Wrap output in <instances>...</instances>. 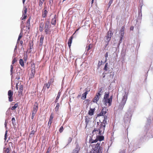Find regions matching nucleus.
<instances>
[{"mask_svg":"<svg viewBox=\"0 0 153 153\" xmlns=\"http://www.w3.org/2000/svg\"><path fill=\"white\" fill-rule=\"evenodd\" d=\"M92 147L91 153H102V148L100 146V143H97L96 144L90 145Z\"/></svg>","mask_w":153,"mask_h":153,"instance_id":"f257e3e1","label":"nucleus"},{"mask_svg":"<svg viewBox=\"0 0 153 153\" xmlns=\"http://www.w3.org/2000/svg\"><path fill=\"white\" fill-rule=\"evenodd\" d=\"M105 126V124L104 123V121L102 122L100 124H98V123H97V125L96 128L99 131L100 133L102 134L104 132Z\"/></svg>","mask_w":153,"mask_h":153,"instance_id":"f03ea898","label":"nucleus"},{"mask_svg":"<svg viewBox=\"0 0 153 153\" xmlns=\"http://www.w3.org/2000/svg\"><path fill=\"white\" fill-rule=\"evenodd\" d=\"M51 25H50V22L48 20H47L45 23L44 26V32L46 34H48L49 32H50V28Z\"/></svg>","mask_w":153,"mask_h":153,"instance_id":"7ed1b4c3","label":"nucleus"},{"mask_svg":"<svg viewBox=\"0 0 153 153\" xmlns=\"http://www.w3.org/2000/svg\"><path fill=\"white\" fill-rule=\"evenodd\" d=\"M113 35V33L111 31H109L107 33V36L105 38V40L107 43L105 47L108 45V42L111 40V37Z\"/></svg>","mask_w":153,"mask_h":153,"instance_id":"20e7f679","label":"nucleus"},{"mask_svg":"<svg viewBox=\"0 0 153 153\" xmlns=\"http://www.w3.org/2000/svg\"><path fill=\"white\" fill-rule=\"evenodd\" d=\"M112 98L113 96L112 95L109 98L103 99V102L104 104L105 105V106L107 105V104H108V106H111V104Z\"/></svg>","mask_w":153,"mask_h":153,"instance_id":"39448f33","label":"nucleus"},{"mask_svg":"<svg viewBox=\"0 0 153 153\" xmlns=\"http://www.w3.org/2000/svg\"><path fill=\"white\" fill-rule=\"evenodd\" d=\"M128 94L126 92H125V94L123 96L122 101L120 104V105L122 106V108H123L126 103L128 97Z\"/></svg>","mask_w":153,"mask_h":153,"instance_id":"423d86ee","label":"nucleus"},{"mask_svg":"<svg viewBox=\"0 0 153 153\" xmlns=\"http://www.w3.org/2000/svg\"><path fill=\"white\" fill-rule=\"evenodd\" d=\"M16 88L17 90H18V88H19L18 93V95L19 96H21L23 90V85L21 84L18 85L17 84L16 85Z\"/></svg>","mask_w":153,"mask_h":153,"instance_id":"0eeeda50","label":"nucleus"},{"mask_svg":"<svg viewBox=\"0 0 153 153\" xmlns=\"http://www.w3.org/2000/svg\"><path fill=\"white\" fill-rule=\"evenodd\" d=\"M102 88H100L99 89V92L97 94L96 96L93 99V102H97V101L99 100V97L101 95V94H100V93L102 92Z\"/></svg>","mask_w":153,"mask_h":153,"instance_id":"6e6552de","label":"nucleus"},{"mask_svg":"<svg viewBox=\"0 0 153 153\" xmlns=\"http://www.w3.org/2000/svg\"><path fill=\"white\" fill-rule=\"evenodd\" d=\"M13 91L11 90H9L8 92V95L9 101L11 102L13 100Z\"/></svg>","mask_w":153,"mask_h":153,"instance_id":"1a4fd4ad","label":"nucleus"},{"mask_svg":"<svg viewBox=\"0 0 153 153\" xmlns=\"http://www.w3.org/2000/svg\"><path fill=\"white\" fill-rule=\"evenodd\" d=\"M124 29L125 26H123L120 29V34L121 36L120 38V40L119 41V44H120L121 42L122 39H123L124 34Z\"/></svg>","mask_w":153,"mask_h":153,"instance_id":"9d476101","label":"nucleus"},{"mask_svg":"<svg viewBox=\"0 0 153 153\" xmlns=\"http://www.w3.org/2000/svg\"><path fill=\"white\" fill-rule=\"evenodd\" d=\"M107 111L108 109L107 108L105 107H104L102 109L101 112L98 114V116H102V115L106 114L107 113Z\"/></svg>","mask_w":153,"mask_h":153,"instance_id":"9b49d317","label":"nucleus"},{"mask_svg":"<svg viewBox=\"0 0 153 153\" xmlns=\"http://www.w3.org/2000/svg\"><path fill=\"white\" fill-rule=\"evenodd\" d=\"M80 149V147L78 144H76L75 148L73 150L72 153H79Z\"/></svg>","mask_w":153,"mask_h":153,"instance_id":"f8f14e48","label":"nucleus"},{"mask_svg":"<svg viewBox=\"0 0 153 153\" xmlns=\"http://www.w3.org/2000/svg\"><path fill=\"white\" fill-rule=\"evenodd\" d=\"M54 81V79L53 78H51L48 80V83L45 85H46L47 88L48 89L49 88L51 85L53 83Z\"/></svg>","mask_w":153,"mask_h":153,"instance_id":"ddd939ff","label":"nucleus"},{"mask_svg":"<svg viewBox=\"0 0 153 153\" xmlns=\"http://www.w3.org/2000/svg\"><path fill=\"white\" fill-rule=\"evenodd\" d=\"M38 104L37 102H36L34 105L32 110V112L36 113L38 108Z\"/></svg>","mask_w":153,"mask_h":153,"instance_id":"4468645a","label":"nucleus"},{"mask_svg":"<svg viewBox=\"0 0 153 153\" xmlns=\"http://www.w3.org/2000/svg\"><path fill=\"white\" fill-rule=\"evenodd\" d=\"M102 134V133H100L99 131L97 130L96 128H95L92 131L93 137L95 135H96V136H97V135H98L99 134L101 135Z\"/></svg>","mask_w":153,"mask_h":153,"instance_id":"2eb2a0df","label":"nucleus"},{"mask_svg":"<svg viewBox=\"0 0 153 153\" xmlns=\"http://www.w3.org/2000/svg\"><path fill=\"white\" fill-rule=\"evenodd\" d=\"M31 19V17H30L27 20L26 22V27L27 28L28 30H29L30 27V21Z\"/></svg>","mask_w":153,"mask_h":153,"instance_id":"dca6fc26","label":"nucleus"},{"mask_svg":"<svg viewBox=\"0 0 153 153\" xmlns=\"http://www.w3.org/2000/svg\"><path fill=\"white\" fill-rule=\"evenodd\" d=\"M96 140H97V142L98 141H100L103 140L104 139V137L103 136L98 135L96 136Z\"/></svg>","mask_w":153,"mask_h":153,"instance_id":"f3484780","label":"nucleus"},{"mask_svg":"<svg viewBox=\"0 0 153 153\" xmlns=\"http://www.w3.org/2000/svg\"><path fill=\"white\" fill-rule=\"evenodd\" d=\"M92 118V117L88 116H86L85 117V123L86 124V126H87V125L88 124L89 122L91 121V120Z\"/></svg>","mask_w":153,"mask_h":153,"instance_id":"a211bd4d","label":"nucleus"},{"mask_svg":"<svg viewBox=\"0 0 153 153\" xmlns=\"http://www.w3.org/2000/svg\"><path fill=\"white\" fill-rule=\"evenodd\" d=\"M35 73V70L34 68H31V72L29 76V78H33L34 77Z\"/></svg>","mask_w":153,"mask_h":153,"instance_id":"6ab92c4d","label":"nucleus"},{"mask_svg":"<svg viewBox=\"0 0 153 153\" xmlns=\"http://www.w3.org/2000/svg\"><path fill=\"white\" fill-rule=\"evenodd\" d=\"M44 23L43 22H41L39 24V30L42 32L44 29Z\"/></svg>","mask_w":153,"mask_h":153,"instance_id":"aec40b11","label":"nucleus"},{"mask_svg":"<svg viewBox=\"0 0 153 153\" xmlns=\"http://www.w3.org/2000/svg\"><path fill=\"white\" fill-rule=\"evenodd\" d=\"M95 108H90V110L88 111V114L91 116L93 115L94 114V112L95 111Z\"/></svg>","mask_w":153,"mask_h":153,"instance_id":"412c9836","label":"nucleus"},{"mask_svg":"<svg viewBox=\"0 0 153 153\" xmlns=\"http://www.w3.org/2000/svg\"><path fill=\"white\" fill-rule=\"evenodd\" d=\"M73 35L72 36L68 39V47L69 48H70L71 46V44L72 42V40L73 39Z\"/></svg>","mask_w":153,"mask_h":153,"instance_id":"4be33fe9","label":"nucleus"},{"mask_svg":"<svg viewBox=\"0 0 153 153\" xmlns=\"http://www.w3.org/2000/svg\"><path fill=\"white\" fill-rule=\"evenodd\" d=\"M44 37L43 36L41 35L39 40V45L40 46H42L43 42Z\"/></svg>","mask_w":153,"mask_h":153,"instance_id":"5701e85b","label":"nucleus"},{"mask_svg":"<svg viewBox=\"0 0 153 153\" xmlns=\"http://www.w3.org/2000/svg\"><path fill=\"white\" fill-rule=\"evenodd\" d=\"M56 15H55L54 18H53L51 21V23L52 25H56Z\"/></svg>","mask_w":153,"mask_h":153,"instance_id":"b1692460","label":"nucleus"},{"mask_svg":"<svg viewBox=\"0 0 153 153\" xmlns=\"http://www.w3.org/2000/svg\"><path fill=\"white\" fill-rule=\"evenodd\" d=\"M93 137H90L89 140V143H96L97 142V140H96V139L95 140L93 139Z\"/></svg>","mask_w":153,"mask_h":153,"instance_id":"393cba45","label":"nucleus"},{"mask_svg":"<svg viewBox=\"0 0 153 153\" xmlns=\"http://www.w3.org/2000/svg\"><path fill=\"white\" fill-rule=\"evenodd\" d=\"M48 13V12L46 10H45L44 11H43L42 13V17L43 18L46 17Z\"/></svg>","mask_w":153,"mask_h":153,"instance_id":"a878e982","label":"nucleus"},{"mask_svg":"<svg viewBox=\"0 0 153 153\" xmlns=\"http://www.w3.org/2000/svg\"><path fill=\"white\" fill-rule=\"evenodd\" d=\"M36 129H33V127L32 126L31 128V131L30 134V135H34L35 133L36 132Z\"/></svg>","mask_w":153,"mask_h":153,"instance_id":"bb28decb","label":"nucleus"},{"mask_svg":"<svg viewBox=\"0 0 153 153\" xmlns=\"http://www.w3.org/2000/svg\"><path fill=\"white\" fill-rule=\"evenodd\" d=\"M10 148H4V153H9L10 151Z\"/></svg>","mask_w":153,"mask_h":153,"instance_id":"cd10ccee","label":"nucleus"},{"mask_svg":"<svg viewBox=\"0 0 153 153\" xmlns=\"http://www.w3.org/2000/svg\"><path fill=\"white\" fill-rule=\"evenodd\" d=\"M92 48V45L91 44H90L88 46H87L86 48V51H88L90 49Z\"/></svg>","mask_w":153,"mask_h":153,"instance_id":"c85d7f7f","label":"nucleus"},{"mask_svg":"<svg viewBox=\"0 0 153 153\" xmlns=\"http://www.w3.org/2000/svg\"><path fill=\"white\" fill-rule=\"evenodd\" d=\"M109 93L108 92H105V94L104 95L103 99L108 98L109 96Z\"/></svg>","mask_w":153,"mask_h":153,"instance_id":"c756f323","label":"nucleus"},{"mask_svg":"<svg viewBox=\"0 0 153 153\" xmlns=\"http://www.w3.org/2000/svg\"><path fill=\"white\" fill-rule=\"evenodd\" d=\"M19 63L20 64L22 67H24L25 64L24 61L22 59H20Z\"/></svg>","mask_w":153,"mask_h":153,"instance_id":"7c9ffc66","label":"nucleus"},{"mask_svg":"<svg viewBox=\"0 0 153 153\" xmlns=\"http://www.w3.org/2000/svg\"><path fill=\"white\" fill-rule=\"evenodd\" d=\"M109 69V68L108 67V63H106L105 65V67L104 68V70L105 71H107Z\"/></svg>","mask_w":153,"mask_h":153,"instance_id":"2f4dec72","label":"nucleus"},{"mask_svg":"<svg viewBox=\"0 0 153 153\" xmlns=\"http://www.w3.org/2000/svg\"><path fill=\"white\" fill-rule=\"evenodd\" d=\"M54 117V114L53 113H52L50 116L49 120L53 121Z\"/></svg>","mask_w":153,"mask_h":153,"instance_id":"473e14b6","label":"nucleus"},{"mask_svg":"<svg viewBox=\"0 0 153 153\" xmlns=\"http://www.w3.org/2000/svg\"><path fill=\"white\" fill-rule=\"evenodd\" d=\"M59 103H56V107L55 108V111H58L59 109Z\"/></svg>","mask_w":153,"mask_h":153,"instance_id":"72a5a7b5","label":"nucleus"},{"mask_svg":"<svg viewBox=\"0 0 153 153\" xmlns=\"http://www.w3.org/2000/svg\"><path fill=\"white\" fill-rule=\"evenodd\" d=\"M103 116H104V119L103 120V122L104 121V123L105 124L106 123V120L107 119V116L106 115V114L103 115Z\"/></svg>","mask_w":153,"mask_h":153,"instance_id":"f704fd0d","label":"nucleus"},{"mask_svg":"<svg viewBox=\"0 0 153 153\" xmlns=\"http://www.w3.org/2000/svg\"><path fill=\"white\" fill-rule=\"evenodd\" d=\"M85 91L84 94H85L87 95V94H88V93L90 91V89L89 88H87L85 89Z\"/></svg>","mask_w":153,"mask_h":153,"instance_id":"c9c22d12","label":"nucleus"},{"mask_svg":"<svg viewBox=\"0 0 153 153\" xmlns=\"http://www.w3.org/2000/svg\"><path fill=\"white\" fill-rule=\"evenodd\" d=\"M27 9L26 7L23 9L22 11V14H27Z\"/></svg>","mask_w":153,"mask_h":153,"instance_id":"e433bc0d","label":"nucleus"},{"mask_svg":"<svg viewBox=\"0 0 153 153\" xmlns=\"http://www.w3.org/2000/svg\"><path fill=\"white\" fill-rule=\"evenodd\" d=\"M44 1L39 0V6L41 7L42 6V4Z\"/></svg>","mask_w":153,"mask_h":153,"instance_id":"4c0bfd02","label":"nucleus"},{"mask_svg":"<svg viewBox=\"0 0 153 153\" xmlns=\"http://www.w3.org/2000/svg\"><path fill=\"white\" fill-rule=\"evenodd\" d=\"M27 17V14H22V20H24Z\"/></svg>","mask_w":153,"mask_h":153,"instance_id":"58836bf2","label":"nucleus"},{"mask_svg":"<svg viewBox=\"0 0 153 153\" xmlns=\"http://www.w3.org/2000/svg\"><path fill=\"white\" fill-rule=\"evenodd\" d=\"M52 121L49 120L48 124V126L50 128L51 127V125L52 122Z\"/></svg>","mask_w":153,"mask_h":153,"instance_id":"ea45409f","label":"nucleus"},{"mask_svg":"<svg viewBox=\"0 0 153 153\" xmlns=\"http://www.w3.org/2000/svg\"><path fill=\"white\" fill-rule=\"evenodd\" d=\"M112 2H113L112 0H109V2H108V8H109L110 7L111 4L112 3Z\"/></svg>","mask_w":153,"mask_h":153,"instance_id":"a19ab883","label":"nucleus"},{"mask_svg":"<svg viewBox=\"0 0 153 153\" xmlns=\"http://www.w3.org/2000/svg\"><path fill=\"white\" fill-rule=\"evenodd\" d=\"M108 52H106L105 55V62H106L107 61V58L108 57Z\"/></svg>","mask_w":153,"mask_h":153,"instance_id":"79ce46f5","label":"nucleus"},{"mask_svg":"<svg viewBox=\"0 0 153 153\" xmlns=\"http://www.w3.org/2000/svg\"><path fill=\"white\" fill-rule=\"evenodd\" d=\"M17 61V59L16 58H14L12 62V64H13L15 63Z\"/></svg>","mask_w":153,"mask_h":153,"instance_id":"37998d69","label":"nucleus"},{"mask_svg":"<svg viewBox=\"0 0 153 153\" xmlns=\"http://www.w3.org/2000/svg\"><path fill=\"white\" fill-rule=\"evenodd\" d=\"M7 130H6L5 131V135H4V139L5 140H6L7 139Z\"/></svg>","mask_w":153,"mask_h":153,"instance_id":"c03bdc74","label":"nucleus"},{"mask_svg":"<svg viewBox=\"0 0 153 153\" xmlns=\"http://www.w3.org/2000/svg\"><path fill=\"white\" fill-rule=\"evenodd\" d=\"M86 95L85 94L83 93L82 94V98L83 100H84L86 98Z\"/></svg>","mask_w":153,"mask_h":153,"instance_id":"a18cd8bd","label":"nucleus"},{"mask_svg":"<svg viewBox=\"0 0 153 153\" xmlns=\"http://www.w3.org/2000/svg\"><path fill=\"white\" fill-rule=\"evenodd\" d=\"M22 34L21 33H20V34H19L18 38V41H19L20 40V39L22 38Z\"/></svg>","mask_w":153,"mask_h":153,"instance_id":"49530a36","label":"nucleus"},{"mask_svg":"<svg viewBox=\"0 0 153 153\" xmlns=\"http://www.w3.org/2000/svg\"><path fill=\"white\" fill-rule=\"evenodd\" d=\"M63 130V127L62 126H61L59 129V131L60 133L62 132Z\"/></svg>","mask_w":153,"mask_h":153,"instance_id":"de8ad7c7","label":"nucleus"},{"mask_svg":"<svg viewBox=\"0 0 153 153\" xmlns=\"http://www.w3.org/2000/svg\"><path fill=\"white\" fill-rule=\"evenodd\" d=\"M36 113H33L32 112V116H31V119L33 120V119L34 117L36 114Z\"/></svg>","mask_w":153,"mask_h":153,"instance_id":"09e8293b","label":"nucleus"},{"mask_svg":"<svg viewBox=\"0 0 153 153\" xmlns=\"http://www.w3.org/2000/svg\"><path fill=\"white\" fill-rule=\"evenodd\" d=\"M60 95H61V92H59L58 93L57 96L56 97V98L59 99L60 97Z\"/></svg>","mask_w":153,"mask_h":153,"instance_id":"8fccbe9b","label":"nucleus"},{"mask_svg":"<svg viewBox=\"0 0 153 153\" xmlns=\"http://www.w3.org/2000/svg\"><path fill=\"white\" fill-rule=\"evenodd\" d=\"M72 140V139L71 137H69L68 139V143H70L71 142Z\"/></svg>","mask_w":153,"mask_h":153,"instance_id":"3c124183","label":"nucleus"},{"mask_svg":"<svg viewBox=\"0 0 153 153\" xmlns=\"http://www.w3.org/2000/svg\"><path fill=\"white\" fill-rule=\"evenodd\" d=\"M10 67H11L10 71L11 73V74H12V72H13V66L12 65H11L10 66Z\"/></svg>","mask_w":153,"mask_h":153,"instance_id":"603ef678","label":"nucleus"},{"mask_svg":"<svg viewBox=\"0 0 153 153\" xmlns=\"http://www.w3.org/2000/svg\"><path fill=\"white\" fill-rule=\"evenodd\" d=\"M15 118L14 117H13L12 119V123H13V122H15Z\"/></svg>","mask_w":153,"mask_h":153,"instance_id":"864d4df0","label":"nucleus"},{"mask_svg":"<svg viewBox=\"0 0 153 153\" xmlns=\"http://www.w3.org/2000/svg\"><path fill=\"white\" fill-rule=\"evenodd\" d=\"M49 1L50 4H52L53 3V0H49Z\"/></svg>","mask_w":153,"mask_h":153,"instance_id":"5fc2aeb1","label":"nucleus"},{"mask_svg":"<svg viewBox=\"0 0 153 153\" xmlns=\"http://www.w3.org/2000/svg\"><path fill=\"white\" fill-rule=\"evenodd\" d=\"M16 108L15 107V106H12L11 107V109L12 110H14Z\"/></svg>","mask_w":153,"mask_h":153,"instance_id":"6e6d98bb","label":"nucleus"},{"mask_svg":"<svg viewBox=\"0 0 153 153\" xmlns=\"http://www.w3.org/2000/svg\"><path fill=\"white\" fill-rule=\"evenodd\" d=\"M14 106H15V107L16 108H17L18 106V105L17 103H16L14 105Z\"/></svg>","mask_w":153,"mask_h":153,"instance_id":"4d7b16f0","label":"nucleus"},{"mask_svg":"<svg viewBox=\"0 0 153 153\" xmlns=\"http://www.w3.org/2000/svg\"><path fill=\"white\" fill-rule=\"evenodd\" d=\"M134 29V27L133 26H131L130 27V30H133Z\"/></svg>","mask_w":153,"mask_h":153,"instance_id":"13d9d810","label":"nucleus"},{"mask_svg":"<svg viewBox=\"0 0 153 153\" xmlns=\"http://www.w3.org/2000/svg\"><path fill=\"white\" fill-rule=\"evenodd\" d=\"M7 123L6 122V121H5V123H4V125L5 126V127L6 128L7 127Z\"/></svg>","mask_w":153,"mask_h":153,"instance_id":"bf43d9fd","label":"nucleus"},{"mask_svg":"<svg viewBox=\"0 0 153 153\" xmlns=\"http://www.w3.org/2000/svg\"><path fill=\"white\" fill-rule=\"evenodd\" d=\"M58 99H57L56 98V100H55V101H54L55 102V103L57 102H58Z\"/></svg>","mask_w":153,"mask_h":153,"instance_id":"052dcab7","label":"nucleus"},{"mask_svg":"<svg viewBox=\"0 0 153 153\" xmlns=\"http://www.w3.org/2000/svg\"><path fill=\"white\" fill-rule=\"evenodd\" d=\"M80 28H78V29H77L75 31V32L74 33V34H73L74 35V34L75 33H76V31H78L79 29Z\"/></svg>","mask_w":153,"mask_h":153,"instance_id":"680f3d73","label":"nucleus"},{"mask_svg":"<svg viewBox=\"0 0 153 153\" xmlns=\"http://www.w3.org/2000/svg\"><path fill=\"white\" fill-rule=\"evenodd\" d=\"M94 2V0H92V1H91V4H92Z\"/></svg>","mask_w":153,"mask_h":153,"instance_id":"e2e57ef3","label":"nucleus"},{"mask_svg":"<svg viewBox=\"0 0 153 153\" xmlns=\"http://www.w3.org/2000/svg\"><path fill=\"white\" fill-rule=\"evenodd\" d=\"M26 0H22V1H23V4H24V3H25V1Z\"/></svg>","mask_w":153,"mask_h":153,"instance_id":"0e129e2a","label":"nucleus"},{"mask_svg":"<svg viewBox=\"0 0 153 153\" xmlns=\"http://www.w3.org/2000/svg\"><path fill=\"white\" fill-rule=\"evenodd\" d=\"M12 153H17L16 152H15L14 151L12 152Z\"/></svg>","mask_w":153,"mask_h":153,"instance_id":"69168bd1","label":"nucleus"},{"mask_svg":"<svg viewBox=\"0 0 153 153\" xmlns=\"http://www.w3.org/2000/svg\"><path fill=\"white\" fill-rule=\"evenodd\" d=\"M46 153H49V151H47Z\"/></svg>","mask_w":153,"mask_h":153,"instance_id":"338daca9","label":"nucleus"},{"mask_svg":"<svg viewBox=\"0 0 153 153\" xmlns=\"http://www.w3.org/2000/svg\"><path fill=\"white\" fill-rule=\"evenodd\" d=\"M23 24H24V23L23 22H22V25Z\"/></svg>","mask_w":153,"mask_h":153,"instance_id":"774afa93","label":"nucleus"}]
</instances>
